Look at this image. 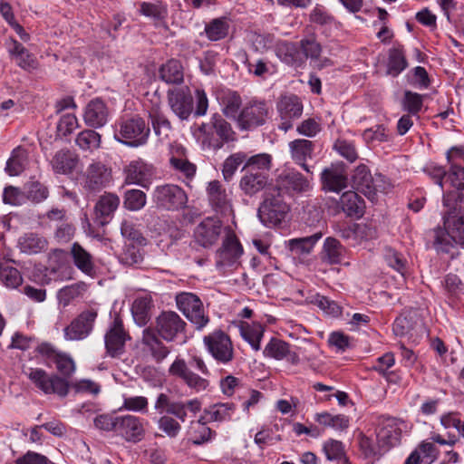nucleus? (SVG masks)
<instances>
[{"mask_svg": "<svg viewBox=\"0 0 464 464\" xmlns=\"http://www.w3.org/2000/svg\"><path fill=\"white\" fill-rule=\"evenodd\" d=\"M310 188V182L301 173L294 170L282 172L276 180L273 191L276 194H289L305 192Z\"/></svg>", "mask_w": 464, "mask_h": 464, "instance_id": "obj_14", "label": "nucleus"}, {"mask_svg": "<svg viewBox=\"0 0 464 464\" xmlns=\"http://www.w3.org/2000/svg\"><path fill=\"white\" fill-rule=\"evenodd\" d=\"M27 166V156L24 150L17 148L13 150L6 162L5 171L10 176L20 175Z\"/></svg>", "mask_w": 464, "mask_h": 464, "instance_id": "obj_52", "label": "nucleus"}, {"mask_svg": "<svg viewBox=\"0 0 464 464\" xmlns=\"http://www.w3.org/2000/svg\"><path fill=\"white\" fill-rule=\"evenodd\" d=\"M110 111L105 102L101 99H93L88 102L83 113V120L91 128L104 126L109 119Z\"/></svg>", "mask_w": 464, "mask_h": 464, "instance_id": "obj_24", "label": "nucleus"}, {"mask_svg": "<svg viewBox=\"0 0 464 464\" xmlns=\"http://www.w3.org/2000/svg\"><path fill=\"white\" fill-rule=\"evenodd\" d=\"M219 101L223 113L228 118L237 120L242 103L240 96L236 92L227 91L222 93Z\"/></svg>", "mask_w": 464, "mask_h": 464, "instance_id": "obj_49", "label": "nucleus"}, {"mask_svg": "<svg viewBox=\"0 0 464 464\" xmlns=\"http://www.w3.org/2000/svg\"><path fill=\"white\" fill-rule=\"evenodd\" d=\"M345 252V248L337 239L334 237H327L324 243L322 258L324 260L327 259L328 261H336L338 259L344 258Z\"/></svg>", "mask_w": 464, "mask_h": 464, "instance_id": "obj_53", "label": "nucleus"}, {"mask_svg": "<svg viewBox=\"0 0 464 464\" xmlns=\"http://www.w3.org/2000/svg\"><path fill=\"white\" fill-rule=\"evenodd\" d=\"M163 341L150 326L142 331L141 344L143 352L149 354L156 362H161L170 353L169 348L165 345Z\"/></svg>", "mask_w": 464, "mask_h": 464, "instance_id": "obj_18", "label": "nucleus"}, {"mask_svg": "<svg viewBox=\"0 0 464 464\" xmlns=\"http://www.w3.org/2000/svg\"><path fill=\"white\" fill-rule=\"evenodd\" d=\"M420 322L415 314L400 315L393 324V333L398 336H413L420 328Z\"/></svg>", "mask_w": 464, "mask_h": 464, "instance_id": "obj_39", "label": "nucleus"}, {"mask_svg": "<svg viewBox=\"0 0 464 464\" xmlns=\"http://www.w3.org/2000/svg\"><path fill=\"white\" fill-rule=\"evenodd\" d=\"M160 77L169 84H179L183 82V69L178 60L171 59L160 69Z\"/></svg>", "mask_w": 464, "mask_h": 464, "instance_id": "obj_41", "label": "nucleus"}, {"mask_svg": "<svg viewBox=\"0 0 464 464\" xmlns=\"http://www.w3.org/2000/svg\"><path fill=\"white\" fill-rule=\"evenodd\" d=\"M222 223L220 220L208 218L201 221L194 230V238L198 244L207 247L215 244L221 234Z\"/></svg>", "mask_w": 464, "mask_h": 464, "instance_id": "obj_19", "label": "nucleus"}, {"mask_svg": "<svg viewBox=\"0 0 464 464\" xmlns=\"http://www.w3.org/2000/svg\"><path fill=\"white\" fill-rule=\"evenodd\" d=\"M402 423L400 420L392 417L383 419L381 428L377 432V440L380 448L386 450L399 444Z\"/></svg>", "mask_w": 464, "mask_h": 464, "instance_id": "obj_20", "label": "nucleus"}, {"mask_svg": "<svg viewBox=\"0 0 464 464\" xmlns=\"http://www.w3.org/2000/svg\"><path fill=\"white\" fill-rule=\"evenodd\" d=\"M309 21L325 28L337 27L339 24L334 16L321 5H316L310 12Z\"/></svg>", "mask_w": 464, "mask_h": 464, "instance_id": "obj_50", "label": "nucleus"}, {"mask_svg": "<svg viewBox=\"0 0 464 464\" xmlns=\"http://www.w3.org/2000/svg\"><path fill=\"white\" fill-rule=\"evenodd\" d=\"M79 163V157L70 150H58L51 160V165L55 173L71 174Z\"/></svg>", "mask_w": 464, "mask_h": 464, "instance_id": "obj_32", "label": "nucleus"}, {"mask_svg": "<svg viewBox=\"0 0 464 464\" xmlns=\"http://www.w3.org/2000/svg\"><path fill=\"white\" fill-rule=\"evenodd\" d=\"M121 203L118 195L112 192H104L101 195L93 208V221L100 227L108 225L113 218Z\"/></svg>", "mask_w": 464, "mask_h": 464, "instance_id": "obj_15", "label": "nucleus"}, {"mask_svg": "<svg viewBox=\"0 0 464 464\" xmlns=\"http://www.w3.org/2000/svg\"><path fill=\"white\" fill-rule=\"evenodd\" d=\"M322 237V233L318 232L310 237L293 238L286 242L288 249L295 255L303 256L309 254L316 242Z\"/></svg>", "mask_w": 464, "mask_h": 464, "instance_id": "obj_44", "label": "nucleus"}, {"mask_svg": "<svg viewBox=\"0 0 464 464\" xmlns=\"http://www.w3.org/2000/svg\"><path fill=\"white\" fill-rule=\"evenodd\" d=\"M68 263H36L35 276L43 283L48 284L53 280L70 278L63 273L68 269Z\"/></svg>", "mask_w": 464, "mask_h": 464, "instance_id": "obj_30", "label": "nucleus"}, {"mask_svg": "<svg viewBox=\"0 0 464 464\" xmlns=\"http://www.w3.org/2000/svg\"><path fill=\"white\" fill-rule=\"evenodd\" d=\"M276 54L286 64L301 66L304 63L299 49L294 43L278 42L276 46Z\"/></svg>", "mask_w": 464, "mask_h": 464, "instance_id": "obj_36", "label": "nucleus"}, {"mask_svg": "<svg viewBox=\"0 0 464 464\" xmlns=\"http://www.w3.org/2000/svg\"><path fill=\"white\" fill-rule=\"evenodd\" d=\"M449 181L459 193V198H464V169L452 164L447 176Z\"/></svg>", "mask_w": 464, "mask_h": 464, "instance_id": "obj_64", "label": "nucleus"}, {"mask_svg": "<svg viewBox=\"0 0 464 464\" xmlns=\"http://www.w3.org/2000/svg\"><path fill=\"white\" fill-rule=\"evenodd\" d=\"M235 407L232 403H218L209 406L204 411L206 421H225L232 418Z\"/></svg>", "mask_w": 464, "mask_h": 464, "instance_id": "obj_46", "label": "nucleus"}, {"mask_svg": "<svg viewBox=\"0 0 464 464\" xmlns=\"http://www.w3.org/2000/svg\"><path fill=\"white\" fill-rule=\"evenodd\" d=\"M314 420L319 424L338 431L345 430L350 425L349 417L343 414L332 415L328 412H321L315 414Z\"/></svg>", "mask_w": 464, "mask_h": 464, "instance_id": "obj_48", "label": "nucleus"}, {"mask_svg": "<svg viewBox=\"0 0 464 464\" xmlns=\"http://www.w3.org/2000/svg\"><path fill=\"white\" fill-rule=\"evenodd\" d=\"M198 132L203 146L215 150L221 149L225 142L237 140V134L230 123L219 114H214L208 123H202Z\"/></svg>", "mask_w": 464, "mask_h": 464, "instance_id": "obj_2", "label": "nucleus"}, {"mask_svg": "<svg viewBox=\"0 0 464 464\" xmlns=\"http://www.w3.org/2000/svg\"><path fill=\"white\" fill-rule=\"evenodd\" d=\"M140 13L156 22H162L168 16V5L160 1L142 2L140 4Z\"/></svg>", "mask_w": 464, "mask_h": 464, "instance_id": "obj_51", "label": "nucleus"}, {"mask_svg": "<svg viewBox=\"0 0 464 464\" xmlns=\"http://www.w3.org/2000/svg\"><path fill=\"white\" fill-rule=\"evenodd\" d=\"M271 168V156L266 153L257 154L252 156L246 162L245 169L247 170H253L266 173L268 175V171Z\"/></svg>", "mask_w": 464, "mask_h": 464, "instance_id": "obj_59", "label": "nucleus"}, {"mask_svg": "<svg viewBox=\"0 0 464 464\" xmlns=\"http://www.w3.org/2000/svg\"><path fill=\"white\" fill-rule=\"evenodd\" d=\"M24 374L44 394L65 397L69 392L70 383L57 374H49L40 368H29Z\"/></svg>", "mask_w": 464, "mask_h": 464, "instance_id": "obj_6", "label": "nucleus"}, {"mask_svg": "<svg viewBox=\"0 0 464 464\" xmlns=\"http://www.w3.org/2000/svg\"><path fill=\"white\" fill-rule=\"evenodd\" d=\"M323 188L325 190L340 192L347 188V174L342 166L332 165L321 174Z\"/></svg>", "mask_w": 464, "mask_h": 464, "instance_id": "obj_26", "label": "nucleus"}, {"mask_svg": "<svg viewBox=\"0 0 464 464\" xmlns=\"http://www.w3.org/2000/svg\"><path fill=\"white\" fill-rule=\"evenodd\" d=\"M7 51L16 64L27 71L37 67V60L21 43L11 38L6 43Z\"/></svg>", "mask_w": 464, "mask_h": 464, "instance_id": "obj_28", "label": "nucleus"}, {"mask_svg": "<svg viewBox=\"0 0 464 464\" xmlns=\"http://www.w3.org/2000/svg\"><path fill=\"white\" fill-rule=\"evenodd\" d=\"M239 332L242 338L246 341L255 351L260 350V342L264 334V326L259 323H239Z\"/></svg>", "mask_w": 464, "mask_h": 464, "instance_id": "obj_37", "label": "nucleus"}, {"mask_svg": "<svg viewBox=\"0 0 464 464\" xmlns=\"http://www.w3.org/2000/svg\"><path fill=\"white\" fill-rule=\"evenodd\" d=\"M218 256L225 260H233L239 258L243 254V247L237 236L233 232H228L223 240L222 246L218 251Z\"/></svg>", "mask_w": 464, "mask_h": 464, "instance_id": "obj_38", "label": "nucleus"}, {"mask_svg": "<svg viewBox=\"0 0 464 464\" xmlns=\"http://www.w3.org/2000/svg\"><path fill=\"white\" fill-rule=\"evenodd\" d=\"M362 138L367 143H381L390 140V133L383 125H376L365 130Z\"/></svg>", "mask_w": 464, "mask_h": 464, "instance_id": "obj_62", "label": "nucleus"}, {"mask_svg": "<svg viewBox=\"0 0 464 464\" xmlns=\"http://www.w3.org/2000/svg\"><path fill=\"white\" fill-rule=\"evenodd\" d=\"M153 201L159 208L167 210H178L186 207L188 196L178 185L164 184L157 186L154 189Z\"/></svg>", "mask_w": 464, "mask_h": 464, "instance_id": "obj_8", "label": "nucleus"}, {"mask_svg": "<svg viewBox=\"0 0 464 464\" xmlns=\"http://www.w3.org/2000/svg\"><path fill=\"white\" fill-rule=\"evenodd\" d=\"M152 306L150 296H141L134 300L131 305V314L139 326L145 325L150 320V310Z\"/></svg>", "mask_w": 464, "mask_h": 464, "instance_id": "obj_45", "label": "nucleus"}, {"mask_svg": "<svg viewBox=\"0 0 464 464\" xmlns=\"http://www.w3.org/2000/svg\"><path fill=\"white\" fill-rule=\"evenodd\" d=\"M407 67V62L402 50L393 48L390 51L387 73L392 76L399 75Z\"/></svg>", "mask_w": 464, "mask_h": 464, "instance_id": "obj_55", "label": "nucleus"}, {"mask_svg": "<svg viewBox=\"0 0 464 464\" xmlns=\"http://www.w3.org/2000/svg\"><path fill=\"white\" fill-rule=\"evenodd\" d=\"M263 353L266 357H270L278 361L286 360L292 364L299 362V356L295 352L291 351L289 343L286 342L272 338L266 345Z\"/></svg>", "mask_w": 464, "mask_h": 464, "instance_id": "obj_27", "label": "nucleus"}, {"mask_svg": "<svg viewBox=\"0 0 464 464\" xmlns=\"http://www.w3.org/2000/svg\"><path fill=\"white\" fill-rule=\"evenodd\" d=\"M228 29L229 25L225 18H217L206 25L205 33L210 41H218L227 35Z\"/></svg>", "mask_w": 464, "mask_h": 464, "instance_id": "obj_54", "label": "nucleus"}, {"mask_svg": "<svg viewBox=\"0 0 464 464\" xmlns=\"http://www.w3.org/2000/svg\"><path fill=\"white\" fill-rule=\"evenodd\" d=\"M124 172L127 183L138 184L142 187H145V182L148 181L152 175L151 166L142 160H136L130 162L125 168Z\"/></svg>", "mask_w": 464, "mask_h": 464, "instance_id": "obj_31", "label": "nucleus"}, {"mask_svg": "<svg viewBox=\"0 0 464 464\" xmlns=\"http://www.w3.org/2000/svg\"><path fill=\"white\" fill-rule=\"evenodd\" d=\"M300 49L306 59L318 61L322 53L321 44L314 38L302 39L299 43Z\"/></svg>", "mask_w": 464, "mask_h": 464, "instance_id": "obj_61", "label": "nucleus"}, {"mask_svg": "<svg viewBox=\"0 0 464 464\" xmlns=\"http://www.w3.org/2000/svg\"><path fill=\"white\" fill-rule=\"evenodd\" d=\"M323 451L329 461L341 462L343 464H349V459L346 455L345 447L340 440L329 439L323 444Z\"/></svg>", "mask_w": 464, "mask_h": 464, "instance_id": "obj_43", "label": "nucleus"}, {"mask_svg": "<svg viewBox=\"0 0 464 464\" xmlns=\"http://www.w3.org/2000/svg\"><path fill=\"white\" fill-rule=\"evenodd\" d=\"M121 233L123 237L130 241L125 251V258L130 261H140L144 258V251L140 248L147 243L137 225L131 219H124L121 225Z\"/></svg>", "mask_w": 464, "mask_h": 464, "instance_id": "obj_12", "label": "nucleus"}, {"mask_svg": "<svg viewBox=\"0 0 464 464\" xmlns=\"http://www.w3.org/2000/svg\"><path fill=\"white\" fill-rule=\"evenodd\" d=\"M98 314L94 309H87L80 313L63 328V337L66 341H82L93 331Z\"/></svg>", "mask_w": 464, "mask_h": 464, "instance_id": "obj_9", "label": "nucleus"}, {"mask_svg": "<svg viewBox=\"0 0 464 464\" xmlns=\"http://www.w3.org/2000/svg\"><path fill=\"white\" fill-rule=\"evenodd\" d=\"M128 340H130V336L125 331L122 320L119 316L115 317L104 336L107 353L111 357L121 355Z\"/></svg>", "mask_w": 464, "mask_h": 464, "instance_id": "obj_13", "label": "nucleus"}, {"mask_svg": "<svg viewBox=\"0 0 464 464\" xmlns=\"http://www.w3.org/2000/svg\"><path fill=\"white\" fill-rule=\"evenodd\" d=\"M208 353L219 363L227 364L234 359V346L228 334L215 330L203 337Z\"/></svg>", "mask_w": 464, "mask_h": 464, "instance_id": "obj_7", "label": "nucleus"}, {"mask_svg": "<svg viewBox=\"0 0 464 464\" xmlns=\"http://www.w3.org/2000/svg\"><path fill=\"white\" fill-rule=\"evenodd\" d=\"M0 280L7 287L15 288L22 284L20 272L8 263H0Z\"/></svg>", "mask_w": 464, "mask_h": 464, "instance_id": "obj_56", "label": "nucleus"}, {"mask_svg": "<svg viewBox=\"0 0 464 464\" xmlns=\"http://www.w3.org/2000/svg\"><path fill=\"white\" fill-rule=\"evenodd\" d=\"M169 372L170 375L181 379L190 389L197 392L205 391L209 385L207 379L193 372L186 361L179 357H177L171 363Z\"/></svg>", "mask_w": 464, "mask_h": 464, "instance_id": "obj_16", "label": "nucleus"}, {"mask_svg": "<svg viewBox=\"0 0 464 464\" xmlns=\"http://www.w3.org/2000/svg\"><path fill=\"white\" fill-rule=\"evenodd\" d=\"M20 250L23 253L37 254L47 247V240L34 233H27L19 238Z\"/></svg>", "mask_w": 464, "mask_h": 464, "instance_id": "obj_42", "label": "nucleus"}, {"mask_svg": "<svg viewBox=\"0 0 464 464\" xmlns=\"http://www.w3.org/2000/svg\"><path fill=\"white\" fill-rule=\"evenodd\" d=\"M423 105V96L417 93L412 92L411 91H406L404 93L403 99V110L408 111V114L412 116H417L420 111Z\"/></svg>", "mask_w": 464, "mask_h": 464, "instance_id": "obj_60", "label": "nucleus"}, {"mask_svg": "<svg viewBox=\"0 0 464 464\" xmlns=\"http://www.w3.org/2000/svg\"><path fill=\"white\" fill-rule=\"evenodd\" d=\"M268 179L266 173L246 169V173L240 179V188L247 195H254L262 190Z\"/></svg>", "mask_w": 464, "mask_h": 464, "instance_id": "obj_35", "label": "nucleus"}, {"mask_svg": "<svg viewBox=\"0 0 464 464\" xmlns=\"http://www.w3.org/2000/svg\"><path fill=\"white\" fill-rule=\"evenodd\" d=\"M168 102L172 111L180 120H187L192 112L193 99L188 88L169 91Z\"/></svg>", "mask_w": 464, "mask_h": 464, "instance_id": "obj_21", "label": "nucleus"}, {"mask_svg": "<svg viewBox=\"0 0 464 464\" xmlns=\"http://www.w3.org/2000/svg\"><path fill=\"white\" fill-rule=\"evenodd\" d=\"M110 180L111 173L106 166L101 162H93L86 169L84 188L97 191L106 187Z\"/></svg>", "mask_w": 464, "mask_h": 464, "instance_id": "obj_25", "label": "nucleus"}, {"mask_svg": "<svg viewBox=\"0 0 464 464\" xmlns=\"http://www.w3.org/2000/svg\"><path fill=\"white\" fill-rule=\"evenodd\" d=\"M102 136L93 130H83L75 138L76 146L83 152L92 153L100 149Z\"/></svg>", "mask_w": 464, "mask_h": 464, "instance_id": "obj_40", "label": "nucleus"}, {"mask_svg": "<svg viewBox=\"0 0 464 464\" xmlns=\"http://www.w3.org/2000/svg\"><path fill=\"white\" fill-rule=\"evenodd\" d=\"M291 157L295 162L299 164L306 172H310L306 160L312 159L314 143L305 139H296L289 143Z\"/></svg>", "mask_w": 464, "mask_h": 464, "instance_id": "obj_29", "label": "nucleus"}, {"mask_svg": "<svg viewBox=\"0 0 464 464\" xmlns=\"http://www.w3.org/2000/svg\"><path fill=\"white\" fill-rule=\"evenodd\" d=\"M290 211V207L285 202L283 196L273 190L266 193V197L258 208L260 221L268 227L280 226Z\"/></svg>", "mask_w": 464, "mask_h": 464, "instance_id": "obj_4", "label": "nucleus"}, {"mask_svg": "<svg viewBox=\"0 0 464 464\" xmlns=\"http://www.w3.org/2000/svg\"><path fill=\"white\" fill-rule=\"evenodd\" d=\"M150 119L155 134L160 140H166L169 138L172 131L171 124L167 117L158 109L150 111Z\"/></svg>", "mask_w": 464, "mask_h": 464, "instance_id": "obj_47", "label": "nucleus"}, {"mask_svg": "<svg viewBox=\"0 0 464 464\" xmlns=\"http://www.w3.org/2000/svg\"><path fill=\"white\" fill-rule=\"evenodd\" d=\"M267 116L268 107L265 102L250 101L237 115V122L239 129L250 130L264 125Z\"/></svg>", "mask_w": 464, "mask_h": 464, "instance_id": "obj_11", "label": "nucleus"}, {"mask_svg": "<svg viewBox=\"0 0 464 464\" xmlns=\"http://www.w3.org/2000/svg\"><path fill=\"white\" fill-rule=\"evenodd\" d=\"M338 207L348 217L360 218L364 212V201L354 191L349 190L342 194L338 200Z\"/></svg>", "mask_w": 464, "mask_h": 464, "instance_id": "obj_33", "label": "nucleus"}, {"mask_svg": "<svg viewBox=\"0 0 464 464\" xmlns=\"http://www.w3.org/2000/svg\"><path fill=\"white\" fill-rule=\"evenodd\" d=\"M186 322L174 311H163L155 318V332L166 342H186Z\"/></svg>", "mask_w": 464, "mask_h": 464, "instance_id": "obj_5", "label": "nucleus"}, {"mask_svg": "<svg viewBox=\"0 0 464 464\" xmlns=\"http://www.w3.org/2000/svg\"><path fill=\"white\" fill-rule=\"evenodd\" d=\"M353 179L357 187L367 198L372 199L374 198L377 188L366 165H359L354 170Z\"/></svg>", "mask_w": 464, "mask_h": 464, "instance_id": "obj_34", "label": "nucleus"}, {"mask_svg": "<svg viewBox=\"0 0 464 464\" xmlns=\"http://www.w3.org/2000/svg\"><path fill=\"white\" fill-rule=\"evenodd\" d=\"M150 128L140 117L121 120L117 125L115 139L130 147H140L147 143Z\"/></svg>", "mask_w": 464, "mask_h": 464, "instance_id": "obj_3", "label": "nucleus"}, {"mask_svg": "<svg viewBox=\"0 0 464 464\" xmlns=\"http://www.w3.org/2000/svg\"><path fill=\"white\" fill-rule=\"evenodd\" d=\"M209 204L214 210L222 215L232 212V205L226 188L218 180L210 181L207 188Z\"/></svg>", "mask_w": 464, "mask_h": 464, "instance_id": "obj_23", "label": "nucleus"}, {"mask_svg": "<svg viewBox=\"0 0 464 464\" xmlns=\"http://www.w3.org/2000/svg\"><path fill=\"white\" fill-rule=\"evenodd\" d=\"M246 156L242 152H237L227 157L222 166L224 179L229 181L235 175L237 169L246 160Z\"/></svg>", "mask_w": 464, "mask_h": 464, "instance_id": "obj_58", "label": "nucleus"}, {"mask_svg": "<svg viewBox=\"0 0 464 464\" xmlns=\"http://www.w3.org/2000/svg\"><path fill=\"white\" fill-rule=\"evenodd\" d=\"M127 441L137 442L141 440L145 430L142 420L134 415L119 416L117 431Z\"/></svg>", "mask_w": 464, "mask_h": 464, "instance_id": "obj_22", "label": "nucleus"}, {"mask_svg": "<svg viewBox=\"0 0 464 464\" xmlns=\"http://www.w3.org/2000/svg\"><path fill=\"white\" fill-rule=\"evenodd\" d=\"M176 304L178 308L196 328L201 330L209 322V319L205 315L203 304L201 300L192 293H180L176 296Z\"/></svg>", "mask_w": 464, "mask_h": 464, "instance_id": "obj_10", "label": "nucleus"}, {"mask_svg": "<svg viewBox=\"0 0 464 464\" xmlns=\"http://www.w3.org/2000/svg\"><path fill=\"white\" fill-rule=\"evenodd\" d=\"M171 167L178 172L181 173L186 179H192L196 173L197 167L188 159L182 157L172 156L169 160Z\"/></svg>", "mask_w": 464, "mask_h": 464, "instance_id": "obj_63", "label": "nucleus"}, {"mask_svg": "<svg viewBox=\"0 0 464 464\" xmlns=\"http://www.w3.org/2000/svg\"><path fill=\"white\" fill-rule=\"evenodd\" d=\"M443 205L448 208L445 214L443 230L438 227L434 230V247L438 253L449 254L455 258L456 247L452 242L464 245V208L457 203L454 193L449 192L443 196Z\"/></svg>", "mask_w": 464, "mask_h": 464, "instance_id": "obj_1", "label": "nucleus"}, {"mask_svg": "<svg viewBox=\"0 0 464 464\" xmlns=\"http://www.w3.org/2000/svg\"><path fill=\"white\" fill-rule=\"evenodd\" d=\"M280 117L279 129L287 131L293 127V121L299 119L303 112V104L295 95L284 96L277 102Z\"/></svg>", "mask_w": 464, "mask_h": 464, "instance_id": "obj_17", "label": "nucleus"}, {"mask_svg": "<svg viewBox=\"0 0 464 464\" xmlns=\"http://www.w3.org/2000/svg\"><path fill=\"white\" fill-rule=\"evenodd\" d=\"M147 201L146 194L140 189H130L124 194V208L130 211L141 209Z\"/></svg>", "mask_w": 464, "mask_h": 464, "instance_id": "obj_57", "label": "nucleus"}]
</instances>
